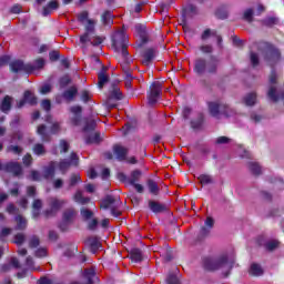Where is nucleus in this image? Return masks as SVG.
Returning a JSON list of instances; mask_svg holds the SVG:
<instances>
[{"label":"nucleus","mask_w":284,"mask_h":284,"mask_svg":"<svg viewBox=\"0 0 284 284\" xmlns=\"http://www.w3.org/2000/svg\"><path fill=\"white\" fill-rule=\"evenodd\" d=\"M207 108L211 116H214L215 119H219L220 114L226 118H230L231 114H234V111H232L227 104L209 102Z\"/></svg>","instance_id":"obj_6"},{"label":"nucleus","mask_w":284,"mask_h":284,"mask_svg":"<svg viewBox=\"0 0 284 284\" xmlns=\"http://www.w3.org/2000/svg\"><path fill=\"white\" fill-rule=\"evenodd\" d=\"M243 20L247 21V23H253L254 21V9L248 8L243 13Z\"/></svg>","instance_id":"obj_40"},{"label":"nucleus","mask_w":284,"mask_h":284,"mask_svg":"<svg viewBox=\"0 0 284 284\" xmlns=\"http://www.w3.org/2000/svg\"><path fill=\"white\" fill-rule=\"evenodd\" d=\"M59 148H60L61 154H65V152H69L70 150V143H68V141L65 140H60Z\"/></svg>","instance_id":"obj_51"},{"label":"nucleus","mask_w":284,"mask_h":284,"mask_svg":"<svg viewBox=\"0 0 284 284\" xmlns=\"http://www.w3.org/2000/svg\"><path fill=\"white\" fill-rule=\"evenodd\" d=\"M161 92H163V84L159 81H154L150 85V91L146 93L149 105H156L159 102V97H161Z\"/></svg>","instance_id":"obj_7"},{"label":"nucleus","mask_w":284,"mask_h":284,"mask_svg":"<svg viewBox=\"0 0 284 284\" xmlns=\"http://www.w3.org/2000/svg\"><path fill=\"white\" fill-rule=\"evenodd\" d=\"M113 152H114L116 159H119V161H125V156H128V149H125L119 144H115L113 146Z\"/></svg>","instance_id":"obj_25"},{"label":"nucleus","mask_w":284,"mask_h":284,"mask_svg":"<svg viewBox=\"0 0 284 284\" xmlns=\"http://www.w3.org/2000/svg\"><path fill=\"white\" fill-rule=\"evenodd\" d=\"M197 179L201 185H212L214 183V179L210 174H201Z\"/></svg>","instance_id":"obj_37"},{"label":"nucleus","mask_w":284,"mask_h":284,"mask_svg":"<svg viewBox=\"0 0 284 284\" xmlns=\"http://www.w3.org/2000/svg\"><path fill=\"white\" fill-rule=\"evenodd\" d=\"M77 183H81V175L80 174H72L70 178V187H74V185H77Z\"/></svg>","instance_id":"obj_54"},{"label":"nucleus","mask_w":284,"mask_h":284,"mask_svg":"<svg viewBox=\"0 0 284 284\" xmlns=\"http://www.w3.org/2000/svg\"><path fill=\"white\" fill-rule=\"evenodd\" d=\"M146 187L150 194H152L153 196H159V192H161V189L159 187V184L156 183V181L149 179L146 181Z\"/></svg>","instance_id":"obj_26"},{"label":"nucleus","mask_w":284,"mask_h":284,"mask_svg":"<svg viewBox=\"0 0 284 284\" xmlns=\"http://www.w3.org/2000/svg\"><path fill=\"white\" fill-rule=\"evenodd\" d=\"M7 152H11L12 154H22L23 153V148L19 146V145H9L7 148Z\"/></svg>","instance_id":"obj_48"},{"label":"nucleus","mask_w":284,"mask_h":284,"mask_svg":"<svg viewBox=\"0 0 284 284\" xmlns=\"http://www.w3.org/2000/svg\"><path fill=\"white\" fill-rule=\"evenodd\" d=\"M77 19L79 23L83 26L85 21L87 22L90 21V12L88 10H83L82 12L78 13Z\"/></svg>","instance_id":"obj_39"},{"label":"nucleus","mask_w":284,"mask_h":284,"mask_svg":"<svg viewBox=\"0 0 284 284\" xmlns=\"http://www.w3.org/2000/svg\"><path fill=\"white\" fill-rule=\"evenodd\" d=\"M200 50L203 54H212V52H214V49L210 44H202Z\"/></svg>","instance_id":"obj_55"},{"label":"nucleus","mask_w":284,"mask_h":284,"mask_svg":"<svg viewBox=\"0 0 284 284\" xmlns=\"http://www.w3.org/2000/svg\"><path fill=\"white\" fill-rule=\"evenodd\" d=\"M13 243H16V245H23V243H26V235H23V233L16 234Z\"/></svg>","instance_id":"obj_52"},{"label":"nucleus","mask_w":284,"mask_h":284,"mask_svg":"<svg viewBox=\"0 0 284 284\" xmlns=\"http://www.w3.org/2000/svg\"><path fill=\"white\" fill-rule=\"evenodd\" d=\"M248 170L254 176H261V165L258 163L250 162Z\"/></svg>","instance_id":"obj_36"},{"label":"nucleus","mask_w":284,"mask_h":284,"mask_svg":"<svg viewBox=\"0 0 284 284\" xmlns=\"http://www.w3.org/2000/svg\"><path fill=\"white\" fill-rule=\"evenodd\" d=\"M72 165V163L68 160H61L58 164V168L60 170V172H62V174H65V172H68V170H70V166Z\"/></svg>","instance_id":"obj_41"},{"label":"nucleus","mask_w":284,"mask_h":284,"mask_svg":"<svg viewBox=\"0 0 284 284\" xmlns=\"http://www.w3.org/2000/svg\"><path fill=\"white\" fill-rule=\"evenodd\" d=\"M32 152L37 156H43V155H45V152H47L45 145H43L42 143H36L32 148Z\"/></svg>","instance_id":"obj_33"},{"label":"nucleus","mask_w":284,"mask_h":284,"mask_svg":"<svg viewBox=\"0 0 284 284\" xmlns=\"http://www.w3.org/2000/svg\"><path fill=\"white\" fill-rule=\"evenodd\" d=\"M39 245H41V240L37 235H32L29 240V247L31 250L37 248Z\"/></svg>","instance_id":"obj_44"},{"label":"nucleus","mask_w":284,"mask_h":284,"mask_svg":"<svg viewBox=\"0 0 284 284\" xmlns=\"http://www.w3.org/2000/svg\"><path fill=\"white\" fill-rule=\"evenodd\" d=\"M155 57H156V49H154V48L145 49L142 53L143 65H150V63H152V61L154 60Z\"/></svg>","instance_id":"obj_17"},{"label":"nucleus","mask_w":284,"mask_h":284,"mask_svg":"<svg viewBox=\"0 0 284 284\" xmlns=\"http://www.w3.org/2000/svg\"><path fill=\"white\" fill-rule=\"evenodd\" d=\"M22 163H23V165H26V168H30V165H32V155L30 153H27L22 158Z\"/></svg>","instance_id":"obj_57"},{"label":"nucleus","mask_w":284,"mask_h":284,"mask_svg":"<svg viewBox=\"0 0 284 284\" xmlns=\"http://www.w3.org/2000/svg\"><path fill=\"white\" fill-rule=\"evenodd\" d=\"M70 112L74 115H81L83 112V108L81 105H74L70 108Z\"/></svg>","instance_id":"obj_61"},{"label":"nucleus","mask_w":284,"mask_h":284,"mask_svg":"<svg viewBox=\"0 0 284 284\" xmlns=\"http://www.w3.org/2000/svg\"><path fill=\"white\" fill-rule=\"evenodd\" d=\"M250 276H263V267L260 264L253 263L248 270Z\"/></svg>","instance_id":"obj_30"},{"label":"nucleus","mask_w":284,"mask_h":284,"mask_svg":"<svg viewBox=\"0 0 284 284\" xmlns=\"http://www.w3.org/2000/svg\"><path fill=\"white\" fill-rule=\"evenodd\" d=\"M109 99H114L115 101H123V92H121V89L115 87L111 91Z\"/></svg>","instance_id":"obj_35"},{"label":"nucleus","mask_w":284,"mask_h":284,"mask_svg":"<svg viewBox=\"0 0 284 284\" xmlns=\"http://www.w3.org/2000/svg\"><path fill=\"white\" fill-rule=\"evenodd\" d=\"M130 260L132 263H141L143 261V252L140 248H132L130 251Z\"/></svg>","instance_id":"obj_29"},{"label":"nucleus","mask_w":284,"mask_h":284,"mask_svg":"<svg viewBox=\"0 0 284 284\" xmlns=\"http://www.w3.org/2000/svg\"><path fill=\"white\" fill-rule=\"evenodd\" d=\"M91 254H97L101 247V241L97 236L88 237L85 241Z\"/></svg>","instance_id":"obj_15"},{"label":"nucleus","mask_w":284,"mask_h":284,"mask_svg":"<svg viewBox=\"0 0 284 284\" xmlns=\"http://www.w3.org/2000/svg\"><path fill=\"white\" fill-rule=\"evenodd\" d=\"M37 134L41 136L42 143H50V141H52V136L48 133V126H45V124H40L38 126Z\"/></svg>","instance_id":"obj_20"},{"label":"nucleus","mask_w":284,"mask_h":284,"mask_svg":"<svg viewBox=\"0 0 284 284\" xmlns=\"http://www.w3.org/2000/svg\"><path fill=\"white\" fill-rule=\"evenodd\" d=\"M81 121H83L81 115H73V118H71L72 125L79 126L81 125Z\"/></svg>","instance_id":"obj_64"},{"label":"nucleus","mask_w":284,"mask_h":284,"mask_svg":"<svg viewBox=\"0 0 284 284\" xmlns=\"http://www.w3.org/2000/svg\"><path fill=\"white\" fill-rule=\"evenodd\" d=\"M110 82V75H108V67L102 65L101 70L98 73V88L103 89L105 83Z\"/></svg>","instance_id":"obj_14"},{"label":"nucleus","mask_w":284,"mask_h":284,"mask_svg":"<svg viewBox=\"0 0 284 284\" xmlns=\"http://www.w3.org/2000/svg\"><path fill=\"white\" fill-rule=\"evenodd\" d=\"M68 203L67 200H59L58 197H49V207L44 211V216L50 219V216H57L59 210Z\"/></svg>","instance_id":"obj_8"},{"label":"nucleus","mask_w":284,"mask_h":284,"mask_svg":"<svg viewBox=\"0 0 284 284\" xmlns=\"http://www.w3.org/2000/svg\"><path fill=\"white\" fill-rule=\"evenodd\" d=\"M111 45L115 52H121L124 59H128V57H130V52L128 51L130 40L128 39V34H125V31H116L112 37Z\"/></svg>","instance_id":"obj_5"},{"label":"nucleus","mask_w":284,"mask_h":284,"mask_svg":"<svg viewBox=\"0 0 284 284\" xmlns=\"http://www.w3.org/2000/svg\"><path fill=\"white\" fill-rule=\"evenodd\" d=\"M215 17L217 19H227V11L226 10H223V9H217L216 12H215Z\"/></svg>","instance_id":"obj_62"},{"label":"nucleus","mask_w":284,"mask_h":284,"mask_svg":"<svg viewBox=\"0 0 284 284\" xmlns=\"http://www.w3.org/2000/svg\"><path fill=\"white\" fill-rule=\"evenodd\" d=\"M80 99L83 103H89L92 100V93L88 90H82Z\"/></svg>","instance_id":"obj_49"},{"label":"nucleus","mask_w":284,"mask_h":284,"mask_svg":"<svg viewBox=\"0 0 284 284\" xmlns=\"http://www.w3.org/2000/svg\"><path fill=\"white\" fill-rule=\"evenodd\" d=\"M278 245H281L278 240H271L265 243L264 247L267 252H274V250H277Z\"/></svg>","instance_id":"obj_34"},{"label":"nucleus","mask_w":284,"mask_h":284,"mask_svg":"<svg viewBox=\"0 0 284 284\" xmlns=\"http://www.w3.org/2000/svg\"><path fill=\"white\" fill-rule=\"evenodd\" d=\"M53 10H59V1L51 0L42 8V17H50Z\"/></svg>","instance_id":"obj_21"},{"label":"nucleus","mask_w":284,"mask_h":284,"mask_svg":"<svg viewBox=\"0 0 284 284\" xmlns=\"http://www.w3.org/2000/svg\"><path fill=\"white\" fill-rule=\"evenodd\" d=\"M77 214V209L68 207L62 212V221H64V223H74Z\"/></svg>","instance_id":"obj_18"},{"label":"nucleus","mask_w":284,"mask_h":284,"mask_svg":"<svg viewBox=\"0 0 284 284\" xmlns=\"http://www.w3.org/2000/svg\"><path fill=\"white\" fill-rule=\"evenodd\" d=\"M54 174H57V162H49L48 166L43 168V179L48 181V179H54Z\"/></svg>","instance_id":"obj_19"},{"label":"nucleus","mask_w":284,"mask_h":284,"mask_svg":"<svg viewBox=\"0 0 284 284\" xmlns=\"http://www.w3.org/2000/svg\"><path fill=\"white\" fill-rule=\"evenodd\" d=\"M45 256H48V250L44 247H40L38 250H36L34 252V257L36 258H45Z\"/></svg>","instance_id":"obj_50"},{"label":"nucleus","mask_w":284,"mask_h":284,"mask_svg":"<svg viewBox=\"0 0 284 284\" xmlns=\"http://www.w3.org/2000/svg\"><path fill=\"white\" fill-rule=\"evenodd\" d=\"M261 23L264 24L266 28H274V26L278 24V18L267 17V18L261 20Z\"/></svg>","instance_id":"obj_32"},{"label":"nucleus","mask_w":284,"mask_h":284,"mask_svg":"<svg viewBox=\"0 0 284 284\" xmlns=\"http://www.w3.org/2000/svg\"><path fill=\"white\" fill-rule=\"evenodd\" d=\"M193 72L197 77H203L205 72L209 74H216L219 72V60L216 57L211 55V62L207 63L205 58H197L194 61Z\"/></svg>","instance_id":"obj_3"},{"label":"nucleus","mask_w":284,"mask_h":284,"mask_svg":"<svg viewBox=\"0 0 284 284\" xmlns=\"http://www.w3.org/2000/svg\"><path fill=\"white\" fill-rule=\"evenodd\" d=\"M45 65V60L43 58H39L34 61V70H41Z\"/></svg>","instance_id":"obj_59"},{"label":"nucleus","mask_w":284,"mask_h":284,"mask_svg":"<svg viewBox=\"0 0 284 284\" xmlns=\"http://www.w3.org/2000/svg\"><path fill=\"white\" fill-rule=\"evenodd\" d=\"M194 17H199V7L194 3H187L182 8V23L185 26L187 23V19H194Z\"/></svg>","instance_id":"obj_10"},{"label":"nucleus","mask_w":284,"mask_h":284,"mask_svg":"<svg viewBox=\"0 0 284 284\" xmlns=\"http://www.w3.org/2000/svg\"><path fill=\"white\" fill-rule=\"evenodd\" d=\"M77 94H79V89H77V87H71L62 93V97L70 103V101H74Z\"/></svg>","instance_id":"obj_27"},{"label":"nucleus","mask_w":284,"mask_h":284,"mask_svg":"<svg viewBox=\"0 0 284 284\" xmlns=\"http://www.w3.org/2000/svg\"><path fill=\"white\" fill-rule=\"evenodd\" d=\"M166 283L168 284H181V282L179 281V277H176V275H174V274H171L168 276Z\"/></svg>","instance_id":"obj_63"},{"label":"nucleus","mask_w":284,"mask_h":284,"mask_svg":"<svg viewBox=\"0 0 284 284\" xmlns=\"http://www.w3.org/2000/svg\"><path fill=\"white\" fill-rule=\"evenodd\" d=\"M10 70L14 74L18 72H26L27 74H32L34 72V65L30 63H24L23 60H14L10 63Z\"/></svg>","instance_id":"obj_9"},{"label":"nucleus","mask_w":284,"mask_h":284,"mask_svg":"<svg viewBox=\"0 0 284 284\" xmlns=\"http://www.w3.org/2000/svg\"><path fill=\"white\" fill-rule=\"evenodd\" d=\"M254 45H256L258 52H265L264 53V61L266 63H270L271 68H274L278 61H281V51L276 49L273 44L260 41L254 42Z\"/></svg>","instance_id":"obj_4"},{"label":"nucleus","mask_w":284,"mask_h":284,"mask_svg":"<svg viewBox=\"0 0 284 284\" xmlns=\"http://www.w3.org/2000/svg\"><path fill=\"white\" fill-rule=\"evenodd\" d=\"M205 123V114L199 113L196 119L191 120L190 124L192 130H203V124Z\"/></svg>","instance_id":"obj_22"},{"label":"nucleus","mask_w":284,"mask_h":284,"mask_svg":"<svg viewBox=\"0 0 284 284\" xmlns=\"http://www.w3.org/2000/svg\"><path fill=\"white\" fill-rule=\"evenodd\" d=\"M80 214H81L82 219H84V221H90V219H92V216H94V212H92L91 210L85 209V207L80 210Z\"/></svg>","instance_id":"obj_46"},{"label":"nucleus","mask_w":284,"mask_h":284,"mask_svg":"<svg viewBox=\"0 0 284 284\" xmlns=\"http://www.w3.org/2000/svg\"><path fill=\"white\" fill-rule=\"evenodd\" d=\"M245 105L252 106L256 103V93L252 92L244 98Z\"/></svg>","instance_id":"obj_43"},{"label":"nucleus","mask_w":284,"mask_h":284,"mask_svg":"<svg viewBox=\"0 0 284 284\" xmlns=\"http://www.w3.org/2000/svg\"><path fill=\"white\" fill-rule=\"evenodd\" d=\"M97 130V120L92 118H84V126L82 132L84 134V143L87 145H99L103 139L101 138V132Z\"/></svg>","instance_id":"obj_2"},{"label":"nucleus","mask_w":284,"mask_h":284,"mask_svg":"<svg viewBox=\"0 0 284 284\" xmlns=\"http://www.w3.org/2000/svg\"><path fill=\"white\" fill-rule=\"evenodd\" d=\"M210 37H216V30L212 31V29H205L201 34V40L207 41Z\"/></svg>","instance_id":"obj_45"},{"label":"nucleus","mask_w":284,"mask_h":284,"mask_svg":"<svg viewBox=\"0 0 284 284\" xmlns=\"http://www.w3.org/2000/svg\"><path fill=\"white\" fill-rule=\"evenodd\" d=\"M69 163L75 168L79 165V155L75 152H71Z\"/></svg>","instance_id":"obj_56"},{"label":"nucleus","mask_w":284,"mask_h":284,"mask_svg":"<svg viewBox=\"0 0 284 284\" xmlns=\"http://www.w3.org/2000/svg\"><path fill=\"white\" fill-rule=\"evenodd\" d=\"M16 221H17L16 230H26V227H28V221H26L23 216L17 215Z\"/></svg>","instance_id":"obj_38"},{"label":"nucleus","mask_w":284,"mask_h":284,"mask_svg":"<svg viewBox=\"0 0 284 284\" xmlns=\"http://www.w3.org/2000/svg\"><path fill=\"white\" fill-rule=\"evenodd\" d=\"M119 203H121V201L116 197H114L113 195H106L101 204L100 207L101 210H110V207H116V205H119Z\"/></svg>","instance_id":"obj_13"},{"label":"nucleus","mask_w":284,"mask_h":284,"mask_svg":"<svg viewBox=\"0 0 284 284\" xmlns=\"http://www.w3.org/2000/svg\"><path fill=\"white\" fill-rule=\"evenodd\" d=\"M23 99L29 103V105H37L38 103L37 97L30 90L24 91Z\"/></svg>","instance_id":"obj_31"},{"label":"nucleus","mask_w":284,"mask_h":284,"mask_svg":"<svg viewBox=\"0 0 284 284\" xmlns=\"http://www.w3.org/2000/svg\"><path fill=\"white\" fill-rule=\"evenodd\" d=\"M61 132V123L53 122L50 126V134H59Z\"/></svg>","instance_id":"obj_53"},{"label":"nucleus","mask_w":284,"mask_h":284,"mask_svg":"<svg viewBox=\"0 0 284 284\" xmlns=\"http://www.w3.org/2000/svg\"><path fill=\"white\" fill-rule=\"evenodd\" d=\"M142 176L143 172L141 170H133L129 176V185H134L135 183H139Z\"/></svg>","instance_id":"obj_28"},{"label":"nucleus","mask_w":284,"mask_h":284,"mask_svg":"<svg viewBox=\"0 0 284 284\" xmlns=\"http://www.w3.org/2000/svg\"><path fill=\"white\" fill-rule=\"evenodd\" d=\"M250 61H251V65L252 68H258L261 60L258 59V53L251 51L250 52Z\"/></svg>","instance_id":"obj_42"},{"label":"nucleus","mask_w":284,"mask_h":284,"mask_svg":"<svg viewBox=\"0 0 284 284\" xmlns=\"http://www.w3.org/2000/svg\"><path fill=\"white\" fill-rule=\"evenodd\" d=\"M4 172L13 174V176H21L23 174V168L19 162H7L4 163Z\"/></svg>","instance_id":"obj_12"},{"label":"nucleus","mask_w":284,"mask_h":284,"mask_svg":"<svg viewBox=\"0 0 284 284\" xmlns=\"http://www.w3.org/2000/svg\"><path fill=\"white\" fill-rule=\"evenodd\" d=\"M203 267L207 272H216V270H221L222 267H226L227 271L223 272L224 278L230 276L232 268L234 267L233 263H230L227 255H221L217 260L212 257H204L203 258Z\"/></svg>","instance_id":"obj_1"},{"label":"nucleus","mask_w":284,"mask_h":284,"mask_svg":"<svg viewBox=\"0 0 284 284\" xmlns=\"http://www.w3.org/2000/svg\"><path fill=\"white\" fill-rule=\"evenodd\" d=\"M0 110L3 112V114H8L10 110H12V97L6 95L1 103H0Z\"/></svg>","instance_id":"obj_23"},{"label":"nucleus","mask_w":284,"mask_h":284,"mask_svg":"<svg viewBox=\"0 0 284 284\" xmlns=\"http://www.w3.org/2000/svg\"><path fill=\"white\" fill-rule=\"evenodd\" d=\"M149 210H151L153 214H163V212H168V206L163 203L156 202L154 200H150Z\"/></svg>","instance_id":"obj_16"},{"label":"nucleus","mask_w":284,"mask_h":284,"mask_svg":"<svg viewBox=\"0 0 284 284\" xmlns=\"http://www.w3.org/2000/svg\"><path fill=\"white\" fill-rule=\"evenodd\" d=\"M118 181L120 183H126L128 185H130V178H128V175H125V173L123 172L118 173Z\"/></svg>","instance_id":"obj_58"},{"label":"nucleus","mask_w":284,"mask_h":284,"mask_svg":"<svg viewBox=\"0 0 284 284\" xmlns=\"http://www.w3.org/2000/svg\"><path fill=\"white\" fill-rule=\"evenodd\" d=\"M61 54L59 53L58 50H52L49 52V59L50 61H59Z\"/></svg>","instance_id":"obj_60"},{"label":"nucleus","mask_w":284,"mask_h":284,"mask_svg":"<svg viewBox=\"0 0 284 284\" xmlns=\"http://www.w3.org/2000/svg\"><path fill=\"white\" fill-rule=\"evenodd\" d=\"M101 22L103 26H114V14H112V11H103L101 14Z\"/></svg>","instance_id":"obj_24"},{"label":"nucleus","mask_w":284,"mask_h":284,"mask_svg":"<svg viewBox=\"0 0 284 284\" xmlns=\"http://www.w3.org/2000/svg\"><path fill=\"white\" fill-rule=\"evenodd\" d=\"M70 83H72V78H70L68 74L61 77L59 80L60 88H68Z\"/></svg>","instance_id":"obj_47"},{"label":"nucleus","mask_w":284,"mask_h":284,"mask_svg":"<svg viewBox=\"0 0 284 284\" xmlns=\"http://www.w3.org/2000/svg\"><path fill=\"white\" fill-rule=\"evenodd\" d=\"M97 21L93 19L88 20L87 24L84 26L85 32L80 37V43L85 44L90 42V34H94L97 32Z\"/></svg>","instance_id":"obj_11"}]
</instances>
